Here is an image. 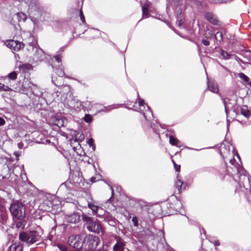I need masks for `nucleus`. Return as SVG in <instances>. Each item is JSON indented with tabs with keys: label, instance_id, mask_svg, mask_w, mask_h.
I'll return each instance as SVG.
<instances>
[{
	"label": "nucleus",
	"instance_id": "1",
	"mask_svg": "<svg viewBox=\"0 0 251 251\" xmlns=\"http://www.w3.org/2000/svg\"><path fill=\"white\" fill-rule=\"evenodd\" d=\"M60 100L65 105H67L70 108H85V105L88 103L90 104L89 101L85 103L81 102L79 100L75 99L73 95V92L71 88L69 85H64L61 87Z\"/></svg>",
	"mask_w": 251,
	"mask_h": 251
},
{
	"label": "nucleus",
	"instance_id": "2",
	"mask_svg": "<svg viewBox=\"0 0 251 251\" xmlns=\"http://www.w3.org/2000/svg\"><path fill=\"white\" fill-rule=\"evenodd\" d=\"M235 160L234 158H232L229 160L230 163L234 167L236 172L240 175L239 178V185L240 187H245V183L250 184V179L249 175L247 171L242 166H241L240 164H238L237 163L235 164Z\"/></svg>",
	"mask_w": 251,
	"mask_h": 251
},
{
	"label": "nucleus",
	"instance_id": "3",
	"mask_svg": "<svg viewBox=\"0 0 251 251\" xmlns=\"http://www.w3.org/2000/svg\"><path fill=\"white\" fill-rule=\"evenodd\" d=\"M9 209L12 215L15 218L22 220L25 217V208L21 202L14 201L11 204Z\"/></svg>",
	"mask_w": 251,
	"mask_h": 251
},
{
	"label": "nucleus",
	"instance_id": "4",
	"mask_svg": "<svg viewBox=\"0 0 251 251\" xmlns=\"http://www.w3.org/2000/svg\"><path fill=\"white\" fill-rule=\"evenodd\" d=\"M40 236L34 231L28 233L23 232L19 234V239L28 244H32L40 240Z\"/></svg>",
	"mask_w": 251,
	"mask_h": 251
},
{
	"label": "nucleus",
	"instance_id": "5",
	"mask_svg": "<svg viewBox=\"0 0 251 251\" xmlns=\"http://www.w3.org/2000/svg\"><path fill=\"white\" fill-rule=\"evenodd\" d=\"M84 241L83 236L80 234L71 235L68 239V243L70 246L77 250L81 249Z\"/></svg>",
	"mask_w": 251,
	"mask_h": 251
},
{
	"label": "nucleus",
	"instance_id": "6",
	"mask_svg": "<svg viewBox=\"0 0 251 251\" xmlns=\"http://www.w3.org/2000/svg\"><path fill=\"white\" fill-rule=\"evenodd\" d=\"M138 99L139 100L138 105L139 106V111L143 113L144 117L147 120H151V118L153 117V114L150 108L148 105L145 104L143 100L139 99L138 94Z\"/></svg>",
	"mask_w": 251,
	"mask_h": 251
},
{
	"label": "nucleus",
	"instance_id": "7",
	"mask_svg": "<svg viewBox=\"0 0 251 251\" xmlns=\"http://www.w3.org/2000/svg\"><path fill=\"white\" fill-rule=\"evenodd\" d=\"M32 49L34 52L33 55V60L36 63L43 61L45 59L48 60V58L50 57L49 55L46 56L43 50L37 47H34Z\"/></svg>",
	"mask_w": 251,
	"mask_h": 251
},
{
	"label": "nucleus",
	"instance_id": "8",
	"mask_svg": "<svg viewBox=\"0 0 251 251\" xmlns=\"http://www.w3.org/2000/svg\"><path fill=\"white\" fill-rule=\"evenodd\" d=\"M88 249L89 251H94L100 243V239L98 237L89 234L86 237Z\"/></svg>",
	"mask_w": 251,
	"mask_h": 251
},
{
	"label": "nucleus",
	"instance_id": "9",
	"mask_svg": "<svg viewBox=\"0 0 251 251\" xmlns=\"http://www.w3.org/2000/svg\"><path fill=\"white\" fill-rule=\"evenodd\" d=\"M87 229L90 232L99 233L102 230V227L98 221H92L86 226Z\"/></svg>",
	"mask_w": 251,
	"mask_h": 251
},
{
	"label": "nucleus",
	"instance_id": "10",
	"mask_svg": "<svg viewBox=\"0 0 251 251\" xmlns=\"http://www.w3.org/2000/svg\"><path fill=\"white\" fill-rule=\"evenodd\" d=\"M168 205L169 206H167L169 208L168 213L169 214L173 215L176 214L178 211L181 204L179 201L175 199L173 203H169Z\"/></svg>",
	"mask_w": 251,
	"mask_h": 251
},
{
	"label": "nucleus",
	"instance_id": "11",
	"mask_svg": "<svg viewBox=\"0 0 251 251\" xmlns=\"http://www.w3.org/2000/svg\"><path fill=\"white\" fill-rule=\"evenodd\" d=\"M116 243L113 247V251H123L125 249V242L119 236H116Z\"/></svg>",
	"mask_w": 251,
	"mask_h": 251
},
{
	"label": "nucleus",
	"instance_id": "12",
	"mask_svg": "<svg viewBox=\"0 0 251 251\" xmlns=\"http://www.w3.org/2000/svg\"><path fill=\"white\" fill-rule=\"evenodd\" d=\"M65 47L63 46L61 47L59 50L57 51V53L56 55L53 56V61H55L56 63V64H55V66L60 67L61 65V58H62V53L64 51ZM52 67L54 69V65H52Z\"/></svg>",
	"mask_w": 251,
	"mask_h": 251
},
{
	"label": "nucleus",
	"instance_id": "13",
	"mask_svg": "<svg viewBox=\"0 0 251 251\" xmlns=\"http://www.w3.org/2000/svg\"><path fill=\"white\" fill-rule=\"evenodd\" d=\"M205 18L213 25H218L219 24V20L216 15L212 12H207L204 15Z\"/></svg>",
	"mask_w": 251,
	"mask_h": 251
},
{
	"label": "nucleus",
	"instance_id": "14",
	"mask_svg": "<svg viewBox=\"0 0 251 251\" xmlns=\"http://www.w3.org/2000/svg\"><path fill=\"white\" fill-rule=\"evenodd\" d=\"M170 4L174 10L178 12H181L183 5V0H170Z\"/></svg>",
	"mask_w": 251,
	"mask_h": 251
},
{
	"label": "nucleus",
	"instance_id": "15",
	"mask_svg": "<svg viewBox=\"0 0 251 251\" xmlns=\"http://www.w3.org/2000/svg\"><path fill=\"white\" fill-rule=\"evenodd\" d=\"M67 220L69 222L71 223H77L80 220V215L78 213L75 212L68 216Z\"/></svg>",
	"mask_w": 251,
	"mask_h": 251
},
{
	"label": "nucleus",
	"instance_id": "16",
	"mask_svg": "<svg viewBox=\"0 0 251 251\" xmlns=\"http://www.w3.org/2000/svg\"><path fill=\"white\" fill-rule=\"evenodd\" d=\"M207 88L209 91L214 93H218L219 92V88L217 83L212 81H207Z\"/></svg>",
	"mask_w": 251,
	"mask_h": 251
},
{
	"label": "nucleus",
	"instance_id": "17",
	"mask_svg": "<svg viewBox=\"0 0 251 251\" xmlns=\"http://www.w3.org/2000/svg\"><path fill=\"white\" fill-rule=\"evenodd\" d=\"M51 202L47 199L44 200V201L40 204V207L43 211H50L51 210Z\"/></svg>",
	"mask_w": 251,
	"mask_h": 251
},
{
	"label": "nucleus",
	"instance_id": "18",
	"mask_svg": "<svg viewBox=\"0 0 251 251\" xmlns=\"http://www.w3.org/2000/svg\"><path fill=\"white\" fill-rule=\"evenodd\" d=\"M17 77V74L16 72L13 71L9 73L7 76L5 77V83L6 84H10L11 80L14 81Z\"/></svg>",
	"mask_w": 251,
	"mask_h": 251
},
{
	"label": "nucleus",
	"instance_id": "19",
	"mask_svg": "<svg viewBox=\"0 0 251 251\" xmlns=\"http://www.w3.org/2000/svg\"><path fill=\"white\" fill-rule=\"evenodd\" d=\"M23 87L29 91H31L34 87H35L36 86L33 84L30 81L28 80L27 79H25L24 80L23 82Z\"/></svg>",
	"mask_w": 251,
	"mask_h": 251
},
{
	"label": "nucleus",
	"instance_id": "20",
	"mask_svg": "<svg viewBox=\"0 0 251 251\" xmlns=\"http://www.w3.org/2000/svg\"><path fill=\"white\" fill-rule=\"evenodd\" d=\"M175 185L177 189L178 193H180L182 190H184L186 186L184 182L179 179L176 182Z\"/></svg>",
	"mask_w": 251,
	"mask_h": 251
},
{
	"label": "nucleus",
	"instance_id": "21",
	"mask_svg": "<svg viewBox=\"0 0 251 251\" xmlns=\"http://www.w3.org/2000/svg\"><path fill=\"white\" fill-rule=\"evenodd\" d=\"M169 142L173 146H175L178 147H182V144L181 142L173 136H171L170 137Z\"/></svg>",
	"mask_w": 251,
	"mask_h": 251
},
{
	"label": "nucleus",
	"instance_id": "22",
	"mask_svg": "<svg viewBox=\"0 0 251 251\" xmlns=\"http://www.w3.org/2000/svg\"><path fill=\"white\" fill-rule=\"evenodd\" d=\"M30 69L31 65L28 64H23L19 67L20 71L25 74L28 73Z\"/></svg>",
	"mask_w": 251,
	"mask_h": 251
},
{
	"label": "nucleus",
	"instance_id": "23",
	"mask_svg": "<svg viewBox=\"0 0 251 251\" xmlns=\"http://www.w3.org/2000/svg\"><path fill=\"white\" fill-rule=\"evenodd\" d=\"M241 114L245 116L246 118H248L251 115V111L248 109L246 106L242 107L240 109Z\"/></svg>",
	"mask_w": 251,
	"mask_h": 251
},
{
	"label": "nucleus",
	"instance_id": "24",
	"mask_svg": "<svg viewBox=\"0 0 251 251\" xmlns=\"http://www.w3.org/2000/svg\"><path fill=\"white\" fill-rule=\"evenodd\" d=\"M16 17L19 22H24L26 20V15L23 12L17 13L16 14Z\"/></svg>",
	"mask_w": 251,
	"mask_h": 251
},
{
	"label": "nucleus",
	"instance_id": "25",
	"mask_svg": "<svg viewBox=\"0 0 251 251\" xmlns=\"http://www.w3.org/2000/svg\"><path fill=\"white\" fill-rule=\"evenodd\" d=\"M28 5L29 9H33V6H36V1L34 0H23Z\"/></svg>",
	"mask_w": 251,
	"mask_h": 251
},
{
	"label": "nucleus",
	"instance_id": "26",
	"mask_svg": "<svg viewBox=\"0 0 251 251\" xmlns=\"http://www.w3.org/2000/svg\"><path fill=\"white\" fill-rule=\"evenodd\" d=\"M118 107H119L118 105H115V104L111 105H109L106 107H104V108L103 109H102L100 110V111L109 112L110 110H111L112 109L117 108Z\"/></svg>",
	"mask_w": 251,
	"mask_h": 251
},
{
	"label": "nucleus",
	"instance_id": "27",
	"mask_svg": "<svg viewBox=\"0 0 251 251\" xmlns=\"http://www.w3.org/2000/svg\"><path fill=\"white\" fill-rule=\"evenodd\" d=\"M11 84L5 85L4 84L1 83L0 91H9L11 90Z\"/></svg>",
	"mask_w": 251,
	"mask_h": 251
},
{
	"label": "nucleus",
	"instance_id": "28",
	"mask_svg": "<svg viewBox=\"0 0 251 251\" xmlns=\"http://www.w3.org/2000/svg\"><path fill=\"white\" fill-rule=\"evenodd\" d=\"M23 47V44L21 42L15 41V44H13V50L17 51Z\"/></svg>",
	"mask_w": 251,
	"mask_h": 251
},
{
	"label": "nucleus",
	"instance_id": "29",
	"mask_svg": "<svg viewBox=\"0 0 251 251\" xmlns=\"http://www.w3.org/2000/svg\"><path fill=\"white\" fill-rule=\"evenodd\" d=\"M82 218L83 222H86V226L89 225L93 221L91 217L85 214L82 215Z\"/></svg>",
	"mask_w": 251,
	"mask_h": 251
},
{
	"label": "nucleus",
	"instance_id": "30",
	"mask_svg": "<svg viewBox=\"0 0 251 251\" xmlns=\"http://www.w3.org/2000/svg\"><path fill=\"white\" fill-rule=\"evenodd\" d=\"M229 100L227 98L223 100V103L225 106V112L228 116V109L229 108V103H228Z\"/></svg>",
	"mask_w": 251,
	"mask_h": 251
},
{
	"label": "nucleus",
	"instance_id": "31",
	"mask_svg": "<svg viewBox=\"0 0 251 251\" xmlns=\"http://www.w3.org/2000/svg\"><path fill=\"white\" fill-rule=\"evenodd\" d=\"M55 246L60 250V251H68V247L65 244L57 243Z\"/></svg>",
	"mask_w": 251,
	"mask_h": 251
},
{
	"label": "nucleus",
	"instance_id": "32",
	"mask_svg": "<svg viewBox=\"0 0 251 251\" xmlns=\"http://www.w3.org/2000/svg\"><path fill=\"white\" fill-rule=\"evenodd\" d=\"M215 39L220 42H222L223 39V34L220 31H218L215 35Z\"/></svg>",
	"mask_w": 251,
	"mask_h": 251
},
{
	"label": "nucleus",
	"instance_id": "33",
	"mask_svg": "<svg viewBox=\"0 0 251 251\" xmlns=\"http://www.w3.org/2000/svg\"><path fill=\"white\" fill-rule=\"evenodd\" d=\"M221 56L225 59H229L231 57V54H229L226 51L221 50Z\"/></svg>",
	"mask_w": 251,
	"mask_h": 251
},
{
	"label": "nucleus",
	"instance_id": "34",
	"mask_svg": "<svg viewBox=\"0 0 251 251\" xmlns=\"http://www.w3.org/2000/svg\"><path fill=\"white\" fill-rule=\"evenodd\" d=\"M88 206L90 208L94 213H97L98 209V207L93 204L90 203L89 202H88Z\"/></svg>",
	"mask_w": 251,
	"mask_h": 251
},
{
	"label": "nucleus",
	"instance_id": "35",
	"mask_svg": "<svg viewBox=\"0 0 251 251\" xmlns=\"http://www.w3.org/2000/svg\"><path fill=\"white\" fill-rule=\"evenodd\" d=\"M203 36L206 38V39H210L212 37V33L211 31L209 29H207L205 31Z\"/></svg>",
	"mask_w": 251,
	"mask_h": 251
},
{
	"label": "nucleus",
	"instance_id": "36",
	"mask_svg": "<svg viewBox=\"0 0 251 251\" xmlns=\"http://www.w3.org/2000/svg\"><path fill=\"white\" fill-rule=\"evenodd\" d=\"M54 71L56 75L59 77H63L65 75L64 72L62 68L56 69Z\"/></svg>",
	"mask_w": 251,
	"mask_h": 251
},
{
	"label": "nucleus",
	"instance_id": "37",
	"mask_svg": "<svg viewBox=\"0 0 251 251\" xmlns=\"http://www.w3.org/2000/svg\"><path fill=\"white\" fill-rule=\"evenodd\" d=\"M238 76L240 78L243 79L245 82H249V77L243 73H239Z\"/></svg>",
	"mask_w": 251,
	"mask_h": 251
},
{
	"label": "nucleus",
	"instance_id": "38",
	"mask_svg": "<svg viewBox=\"0 0 251 251\" xmlns=\"http://www.w3.org/2000/svg\"><path fill=\"white\" fill-rule=\"evenodd\" d=\"M142 13L143 16L145 17H148V15L149 14V10L147 7L145 6H143L142 7Z\"/></svg>",
	"mask_w": 251,
	"mask_h": 251
},
{
	"label": "nucleus",
	"instance_id": "39",
	"mask_svg": "<svg viewBox=\"0 0 251 251\" xmlns=\"http://www.w3.org/2000/svg\"><path fill=\"white\" fill-rule=\"evenodd\" d=\"M84 120L86 123H90L92 120L91 116L89 114H85L84 118Z\"/></svg>",
	"mask_w": 251,
	"mask_h": 251
},
{
	"label": "nucleus",
	"instance_id": "40",
	"mask_svg": "<svg viewBox=\"0 0 251 251\" xmlns=\"http://www.w3.org/2000/svg\"><path fill=\"white\" fill-rule=\"evenodd\" d=\"M13 44H15V41L14 40H9L6 42V46L9 48L13 50Z\"/></svg>",
	"mask_w": 251,
	"mask_h": 251
},
{
	"label": "nucleus",
	"instance_id": "41",
	"mask_svg": "<svg viewBox=\"0 0 251 251\" xmlns=\"http://www.w3.org/2000/svg\"><path fill=\"white\" fill-rule=\"evenodd\" d=\"M79 17H80V20L81 21V22L83 24H85V17L83 15L82 9H80L79 11Z\"/></svg>",
	"mask_w": 251,
	"mask_h": 251
},
{
	"label": "nucleus",
	"instance_id": "42",
	"mask_svg": "<svg viewBox=\"0 0 251 251\" xmlns=\"http://www.w3.org/2000/svg\"><path fill=\"white\" fill-rule=\"evenodd\" d=\"M132 222L134 226H138V221L137 218L135 216H134L132 218Z\"/></svg>",
	"mask_w": 251,
	"mask_h": 251
},
{
	"label": "nucleus",
	"instance_id": "43",
	"mask_svg": "<svg viewBox=\"0 0 251 251\" xmlns=\"http://www.w3.org/2000/svg\"><path fill=\"white\" fill-rule=\"evenodd\" d=\"M201 42L205 46H207L209 45V42L207 39H202Z\"/></svg>",
	"mask_w": 251,
	"mask_h": 251
},
{
	"label": "nucleus",
	"instance_id": "44",
	"mask_svg": "<svg viewBox=\"0 0 251 251\" xmlns=\"http://www.w3.org/2000/svg\"><path fill=\"white\" fill-rule=\"evenodd\" d=\"M94 141L92 138H90L88 140L87 143L89 145L90 147H91L92 146H93L94 144Z\"/></svg>",
	"mask_w": 251,
	"mask_h": 251
},
{
	"label": "nucleus",
	"instance_id": "45",
	"mask_svg": "<svg viewBox=\"0 0 251 251\" xmlns=\"http://www.w3.org/2000/svg\"><path fill=\"white\" fill-rule=\"evenodd\" d=\"M173 163H174V166H175V169L176 171L177 172H179V170H180V165H177L176 163L174 161H173Z\"/></svg>",
	"mask_w": 251,
	"mask_h": 251
},
{
	"label": "nucleus",
	"instance_id": "46",
	"mask_svg": "<svg viewBox=\"0 0 251 251\" xmlns=\"http://www.w3.org/2000/svg\"><path fill=\"white\" fill-rule=\"evenodd\" d=\"M5 124V120L2 118L0 117V126H4Z\"/></svg>",
	"mask_w": 251,
	"mask_h": 251
},
{
	"label": "nucleus",
	"instance_id": "47",
	"mask_svg": "<svg viewBox=\"0 0 251 251\" xmlns=\"http://www.w3.org/2000/svg\"><path fill=\"white\" fill-rule=\"evenodd\" d=\"M110 189L111 190L112 195H111V197L107 200V201L109 202L111 201V199L113 197V196L114 195V190H113V187L112 186H110Z\"/></svg>",
	"mask_w": 251,
	"mask_h": 251
},
{
	"label": "nucleus",
	"instance_id": "48",
	"mask_svg": "<svg viewBox=\"0 0 251 251\" xmlns=\"http://www.w3.org/2000/svg\"><path fill=\"white\" fill-rule=\"evenodd\" d=\"M19 249V248L18 247L14 246L13 247H10L8 249V250L11 251H17V250Z\"/></svg>",
	"mask_w": 251,
	"mask_h": 251
},
{
	"label": "nucleus",
	"instance_id": "49",
	"mask_svg": "<svg viewBox=\"0 0 251 251\" xmlns=\"http://www.w3.org/2000/svg\"><path fill=\"white\" fill-rule=\"evenodd\" d=\"M90 33L91 34H99V31L98 30L96 29H92L90 31Z\"/></svg>",
	"mask_w": 251,
	"mask_h": 251
},
{
	"label": "nucleus",
	"instance_id": "50",
	"mask_svg": "<svg viewBox=\"0 0 251 251\" xmlns=\"http://www.w3.org/2000/svg\"><path fill=\"white\" fill-rule=\"evenodd\" d=\"M183 23V22L182 20H178L176 22V24L178 27H180Z\"/></svg>",
	"mask_w": 251,
	"mask_h": 251
},
{
	"label": "nucleus",
	"instance_id": "51",
	"mask_svg": "<svg viewBox=\"0 0 251 251\" xmlns=\"http://www.w3.org/2000/svg\"><path fill=\"white\" fill-rule=\"evenodd\" d=\"M211 242L214 244L215 246H218L220 245V242L218 240H214L213 241H211Z\"/></svg>",
	"mask_w": 251,
	"mask_h": 251
},
{
	"label": "nucleus",
	"instance_id": "52",
	"mask_svg": "<svg viewBox=\"0 0 251 251\" xmlns=\"http://www.w3.org/2000/svg\"><path fill=\"white\" fill-rule=\"evenodd\" d=\"M19 149H22L24 147V144L22 142H19L17 144Z\"/></svg>",
	"mask_w": 251,
	"mask_h": 251
},
{
	"label": "nucleus",
	"instance_id": "53",
	"mask_svg": "<svg viewBox=\"0 0 251 251\" xmlns=\"http://www.w3.org/2000/svg\"><path fill=\"white\" fill-rule=\"evenodd\" d=\"M232 0H219L218 1L219 2H220V3H226V2H229L230 1H231Z\"/></svg>",
	"mask_w": 251,
	"mask_h": 251
},
{
	"label": "nucleus",
	"instance_id": "54",
	"mask_svg": "<svg viewBox=\"0 0 251 251\" xmlns=\"http://www.w3.org/2000/svg\"><path fill=\"white\" fill-rule=\"evenodd\" d=\"M5 178V177L4 176H3L1 175H0V181H2Z\"/></svg>",
	"mask_w": 251,
	"mask_h": 251
},
{
	"label": "nucleus",
	"instance_id": "55",
	"mask_svg": "<svg viewBox=\"0 0 251 251\" xmlns=\"http://www.w3.org/2000/svg\"><path fill=\"white\" fill-rule=\"evenodd\" d=\"M90 180L92 182H96V178L95 177H92L90 179Z\"/></svg>",
	"mask_w": 251,
	"mask_h": 251
},
{
	"label": "nucleus",
	"instance_id": "56",
	"mask_svg": "<svg viewBox=\"0 0 251 251\" xmlns=\"http://www.w3.org/2000/svg\"><path fill=\"white\" fill-rule=\"evenodd\" d=\"M51 81L55 85H57V84L55 83V80L54 79V78L53 77H52Z\"/></svg>",
	"mask_w": 251,
	"mask_h": 251
},
{
	"label": "nucleus",
	"instance_id": "57",
	"mask_svg": "<svg viewBox=\"0 0 251 251\" xmlns=\"http://www.w3.org/2000/svg\"><path fill=\"white\" fill-rule=\"evenodd\" d=\"M14 154L17 157L19 155V153L18 152H15Z\"/></svg>",
	"mask_w": 251,
	"mask_h": 251
},
{
	"label": "nucleus",
	"instance_id": "58",
	"mask_svg": "<svg viewBox=\"0 0 251 251\" xmlns=\"http://www.w3.org/2000/svg\"><path fill=\"white\" fill-rule=\"evenodd\" d=\"M91 147H92L93 150L95 151L96 148H95V146L94 144L93 145V146H92Z\"/></svg>",
	"mask_w": 251,
	"mask_h": 251
},
{
	"label": "nucleus",
	"instance_id": "59",
	"mask_svg": "<svg viewBox=\"0 0 251 251\" xmlns=\"http://www.w3.org/2000/svg\"><path fill=\"white\" fill-rule=\"evenodd\" d=\"M202 231H203L204 234H205V231L204 229H202Z\"/></svg>",
	"mask_w": 251,
	"mask_h": 251
},
{
	"label": "nucleus",
	"instance_id": "60",
	"mask_svg": "<svg viewBox=\"0 0 251 251\" xmlns=\"http://www.w3.org/2000/svg\"><path fill=\"white\" fill-rule=\"evenodd\" d=\"M169 251H175L174 249H171L170 250H169Z\"/></svg>",
	"mask_w": 251,
	"mask_h": 251
},
{
	"label": "nucleus",
	"instance_id": "61",
	"mask_svg": "<svg viewBox=\"0 0 251 251\" xmlns=\"http://www.w3.org/2000/svg\"><path fill=\"white\" fill-rule=\"evenodd\" d=\"M250 86L251 87V81L250 82V83H249Z\"/></svg>",
	"mask_w": 251,
	"mask_h": 251
},
{
	"label": "nucleus",
	"instance_id": "62",
	"mask_svg": "<svg viewBox=\"0 0 251 251\" xmlns=\"http://www.w3.org/2000/svg\"><path fill=\"white\" fill-rule=\"evenodd\" d=\"M46 142H47V143H50V141H49V140H46Z\"/></svg>",
	"mask_w": 251,
	"mask_h": 251
},
{
	"label": "nucleus",
	"instance_id": "63",
	"mask_svg": "<svg viewBox=\"0 0 251 251\" xmlns=\"http://www.w3.org/2000/svg\"><path fill=\"white\" fill-rule=\"evenodd\" d=\"M237 156H238V158L239 159H240V156H239V155H238V154L237 155Z\"/></svg>",
	"mask_w": 251,
	"mask_h": 251
},
{
	"label": "nucleus",
	"instance_id": "64",
	"mask_svg": "<svg viewBox=\"0 0 251 251\" xmlns=\"http://www.w3.org/2000/svg\"><path fill=\"white\" fill-rule=\"evenodd\" d=\"M102 251H107V250H103Z\"/></svg>",
	"mask_w": 251,
	"mask_h": 251
}]
</instances>
